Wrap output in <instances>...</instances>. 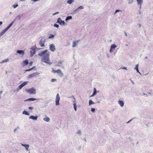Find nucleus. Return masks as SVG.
Here are the masks:
<instances>
[{
	"instance_id": "nucleus-1",
	"label": "nucleus",
	"mask_w": 153,
	"mask_h": 153,
	"mask_svg": "<svg viewBox=\"0 0 153 153\" xmlns=\"http://www.w3.org/2000/svg\"><path fill=\"white\" fill-rule=\"evenodd\" d=\"M48 50H45L39 53L38 55L40 56H42V61L46 63L51 65L52 62L50 61L49 58V54L48 53Z\"/></svg>"
},
{
	"instance_id": "nucleus-2",
	"label": "nucleus",
	"mask_w": 153,
	"mask_h": 153,
	"mask_svg": "<svg viewBox=\"0 0 153 153\" xmlns=\"http://www.w3.org/2000/svg\"><path fill=\"white\" fill-rule=\"evenodd\" d=\"M37 47L35 45L33 46H32L30 48V56L31 57H32L33 55L35 54L36 53V49Z\"/></svg>"
},
{
	"instance_id": "nucleus-3",
	"label": "nucleus",
	"mask_w": 153,
	"mask_h": 153,
	"mask_svg": "<svg viewBox=\"0 0 153 153\" xmlns=\"http://www.w3.org/2000/svg\"><path fill=\"white\" fill-rule=\"evenodd\" d=\"M46 39L44 38H42L39 41V44L41 47L45 46V42Z\"/></svg>"
},
{
	"instance_id": "nucleus-4",
	"label": "nucleus",
	"mask_w": 153,
	"mask_h": 153,
	"mask_svg": "<svg viewBox=\"0 0 153 153\" xmlns=\"http://www.w3.org/2000/svg\"><path fill=\"white\" fill-rule=\"evenodd\" d=\"M27 91L30 94H35L36 93V90L33 88L29 89Z\"/></svg>"
},
{
	"instance_id": "nucleus-5",
	"label": "nucleus",
	"mask_w": 153,
	"mask_h": 153,
	"mask_svg": "<svg viewBox=\"0 0 153 153\" xmlns=\"http://www.w3.org/2000/svg\"><path fill=\"white\" fill-rule=\"evenodd\" d=\"M52 72L54 73H57L61 76H62L63 75V73H62L61 70L59 69H58L57 70H55L53 69Z\"/></svg>"
},
{
	"instance_id": "nucleus-6",
	"label": "nucleus",
	"mask_w": 153,
	"mask_h": 153,
	"mask_svg": "<svg viewBox=\"0 0 153 153\" xmlns=\"http://www.w3.org/2000/svg\"><path fill=\"white\" fill-rule=\"evenodd\" d=\"M60 99V98L59 95V94H57L56 97V99L55 100L56 105H59V101Z\"/></svg>"
},
{
	"instance_id": "nucleus-7",
	"label": "nucleus",
	"mask_w": 153,
	"mask_h": 153,
	"mask_svg": "<svg viewBox=\"0 0 153 153\" xmlns=\"http://www.w3.org/2000/svg\"><path fill=\"white\" fill-rule=\"evenodd\" d=\"M57 23L61 25H64L65 23V22L64 21L62 20L60 18H58Z\"/></svg>"
},
{
	"instance_id": "nucleus-8",
	"label": "nucleus",
	"mask_w": 153,
	"mask_h": 153,
	"mask_svg": "<svg viewBox=\"0 0 153 153\" xmlns=\"http://www.w3.org/2000/svg\"><path fill=\"white\" fill-rule=\"evenodd\" d=\"M49 49L52 51H54L56 50L54 45L53 44L50 45L49 46Z\"/></svg>"
},
{
	"instance_id": "nucleus-9",
	"label": "nucleus",
	"mask_w": 153,
	"mask_h": 153,
	"mask_svg": "<svg viewBox=\"0 0 153 153\" xmlns=\"http://www.w3.org/2000/svg\"><path fill=\"white\" fill-rule=\"evenodd\" d=\"M39 73L38 72H35L34 73H33L32 74H30L29 75L28 77L29 78H30L32 77H33L35 76H36L37 75H39Z\"/></svg>"
},
{
	"instance_id": "nucleus-10",
	"label": "nucleus",
	"mask_w": 153,
	"mask_h": 153,
	"mask_svg": "<svg viewBox=\"0 0 153 153\" xmlns=\"http://www.w3.org/2000/svg\"><path fill=\"white\" fill-rule=\"evenodd\" d=\"M16 53L22 56L25 54L24 51L23 50H18L16 51Z\"/></svg>"
},
{
	"instance_id": "nucleus-11",
	"label": "nucleus",
	"mask_w": 153,
	"mask_h": 153,
	"mask_svg": "<svg viewBox=\"0 0 153 153\" xmlns=\"http://www.w3.org/2000/svg\"><path fill=\"white\" fill-rule=\"evenodd\" d=\"M30 119H32L33 120H36L37 119L38 117L37 116H34L33 115H31L29 117Z\"/></svg>"
},
{
	"instance_id": "nucleus-12",
	"label": "nucleus",
	"mask_w": 153,
	"mask_h": 153,
	"mask_svg": "<svg viewBox=\"0 0 153 153\" xmlns=\"http://www.w3.org/2000/svg\"><path fill=\"white\" fill-rule=\"evenodd\" d=\"M39 99L34 98H30L24 100L25 101H34L36 100H38Z\"/></svg>"
},
{
	"instance_id": "nucleus-13",
	"label": "nucleus",
	"mask_w": 153,
	"mask_h": 153,
	"mask_svg": "<svg viewBox=\"0 0 153 153\" xmlns=\"http://www.w3.org/2000/svg\"><path fill=\"white\" fill-rule=\"evenodd\" d=\"M22 146L24 147L26 149V150L27 151H29L28 148L29 147V145L28 144H24L22 143H21Z\"/></svg>"
},
{
	"instance_id": "nucleus-14",
	"label": "nucleus",
	"mask_w": 153,
	"mask_h": 153,
	"mask_svg": "<svg viewBox=\"0 0 153 153\" xmlns=\"http://www.w3.org/2000/svg\"><path fill=\"white\" fill-rule=\"evenodd\" d=\"M45 117L43 119V120L45 122H49L50 121V118L47 117V116H45Z\"/></svg>"
},
{
	"instance_id": "nucleus-15",
	"label": "nucleus",
	"mask_w": 153,
	"mask_h": 153,
	"mask_svg": "<svg viewBox=\"0 0 153 153\" xmlns=\"http://www.w3.org/2000/svg\"><path fill=\"white\" fill-rule=\"evenodd\" d=\"M79 42V40L73 42V45H72V47L73 48L75 47L76 46V45L78 44V42Z\"/></svg>"
},
{
	"instance_id": "nucleus-16",
	"label": "nucleus",
	"mask_w": 153,
	"mask_h": 153,
	"mask_svg": "<svg viewBox=\"0 0 153 153\" xmlns=\"http://www.w3.org/2000/svg\"><path fill=\"white\" fill-rule=\"evenodd\" d=\"M97 92L96 91V89L95 88H94V92L92 95L90 96V97H92L94 96L96 94Z\"/></svg>"
},
{
	"instance_id": "nucleus-17",
	"label": "nucleus",
	"mask_w": 153,
	"mask_h": 153,
	"mask_svg": "<svg viewBox=\"0 0 153 153\" xmlns=\"http://www.w3.org/2000/svg\"><path fill=\"white\" fill-rule=\"evenodd\" d=\"M118 104L120 105L121 107L123 106L124 105V102L122 101L121 100H119L118 102Z\"/></svg>"
},
{
	"instance_id": "nucleus-18",
	"label": "nucleus",
	"mask_w": 153,
	"mask_h": 153,
	"mask_svg": "<svg viewBox=\"0 0 153 153\" xmlns=\"http://www.w3.org/2000/svg\"><path fill=\"white\" fill-rule=\"evenodd\" d=\"M137 1L138 4L141 5L143 3V0H137Z\"/></svg>"
},
{
	"instance_id": "nucleus-19",
	"label": "nucleus",
	"mask_w": 153,
	"mask_h": 153,
	"mask_svg": "<svg viewBox=\"0 0 153 153\" xmlns=\"http://www.w3.org/2000/svg\"><path fill=\"white\" fill-rule=\"evenodd\" d=\"M14 23V21H13L11 23H10L6 27V28L8 30L9 29L11 26Z\"/></svg>"
},
{
	"instance_id": "nucleus-20",
	"label": "nucleus",
	"mask_w": 153,
	"mask_h": 153,
	"mask_svg": "<svg viewBox=\"0 0 153 153\" xmlns=\"http://www.w3.org/2000/svg\"><path fill=\"white\" fill-rule=\"evenodd\" d=\"M73 102H74L73 105H74V108L75 111H76V110H77L76 104L74 101Z\"/></svg>"
},
{
	"instance_id": "nucleus-21",
	"label": "nucleus",
	"mask_w": 153,
	"mask_h": 153,
	"mask_svg": "<svg viewBox=\"0 0 153 153\" xmlns=\"http://www.w3.org/2000/svg\"><path fill=\"white\" fill-rule=\"evenodd\" d=\"M72 19V16H68L66 17L65 20L66 21H68L70 19Z\"/></svg>"
},
{
	"instance_id": "nucleus-22",
	"label": "nucleus",
	"mask_w": 153,
	"mask_h": 153,
	"mask_svg": "<svg viewBox=\"0 0 153 153\" xmlns=\"http://www.w3.org/2000/svg\"><path fill=\"white\" fill-rule=\"evenodd\" d=\"M23 63L24 64L23 66L27 65L28 63V60H25L23 61Z\"/></svg>"
},
{
	"instance_id": "nucleus-23",
	"label": "nucleus",
	"mask_w": 153,
	"mask_h": 153,
	"mask_svg": "<svg viewBox=\"0 0 153 153\" xmlns=\"http://www.w3.org/2000/svg\"><path fill=\"white\" fill-rule=\"evenodd\" d=\"M22 16V15H19L17 16L16 18H15V19H16L17 20H19L20 19L21 16Z\"/></svg>"
},
{
	"instance_id": "nucleus-24",
	"label": "nucleus",
	"mask_w": 153,
	"mask_h": 153,
	"mask_svg": "<svg viewBox=\"0 0 153 153\" xmlns=\"http://www.w3.org/2000/svg\"><path fill=\"white\" fill-rule=\"evenodd\" d=\"M23 87V85L22 84H21L18 87L17 90H21Z\"/></svg>"
},
{
	"instance_id": "nucleus-25",
	"label": "nucleus",
	"mask_w": 153,
	"mask_h": 153,
	"mask_svg": "<svg viewBox=\"0 0 153 153\" xmlns=\"http://www.w3.org/2000/svg\"><path fill=\"white\" fill-rule=\"evenodd\" d=\"M117 47V46L114 44H112L110 48L112 49L114 48H115Z\"/></svg>"
},
{
	"instance_id": "nucleus-26",
	"label": "nucleus",
	"mask_w": 153,
	"mask_h": 153,
	"mask_svg": "<svg viewBox=\"0 0 153 153\" xmlns=\"http://www.w3.org/2000/svg\"><path fill=\"white\" fill-rule=\"evenodd\" d=\"M23 114L27 115L28 116L30 115V114H29L27 111H24L22 112Z\"/></svg>"
},
{
	"instance_id": "nucleus-27",
	"label": "nucleus",
	"mask_w": 153,
	"mask_h": 153,
	"mask_svg": "<svg viewBox=\"0 0 153 153\" xmlns=\"http://www.w3.org/2000/svg\"><path fill=\"white\" fill-rule=\"evenodd\" d=\"M74 1V0H68L67 1V3L70 4Z\"/></svg>"
},
{
	"instance_id": "nucleus-28",
	"label": "nucleus",
	"mask_w": 153,
	"mask_h": 153,
	"mask_svg": "<svg viewBox=\"0 0 153 153\" xmlns=\"http://www.w3.org/2000/svg\"><path fill=\"white\" fill-rule=\"evenodd\" d=\"M95 103L93 102L91 100H90L89 101V105H91L92 104H94Z\"/></svg>"
},
{
	"instance_id": "nucleus-29",
	"label": "nucleus",
	"mask_w": 153,
	"mask_h": 153,
	"mask_svg": "<svg viewBox=\"0 0 153 153\" xmlns=\"http://www.w3.org/2000/svg\"><path fill=\"white\" fill-rule=\"evenodd\" d=\"M8 61H9L8 59H5L3 60L1 63H4V62H8Z\"/></svg>"
},
{
	"instance_id": "nucleus-30",
	"label": "nucleus",
	"mask_w": 153,
	"mask_h": 153,
	"mask_svg": "<svg viewBox=\"0 0 153 153\" xmlns=\"http://www.w3.org/2000/svg\"><path fill=\"white\" fill-rule=\"evenodd\" d=\"M55 36V35H53L52 34H51L49 36V39L52 38L53 39Z\"/></svg>"
},
{
	"instance_id": "nucleus-31",
	"label": "nucleus",
	"mask_w": 153,
	"mask_h": 153,
	"mask_svg": "<svg viewBox=\"0 0 153 153\" xmlns=\"http://www.w3.org/2000/svg\"><path fill=\"white\" fill-rule=\"evenodd\" d=\"M28 82L25 81V82H24L22 84V85H23V86L24 87L25 85H26L27 84V83Z\"/></svg>"
},
{
	"instance_id": "nucleus-32",
	"label": "nucleus",
	"mask_w": 153,
	"mask_h": 153,
	"mask_svg": "<svg viewBox=\"0 0 153 153\" xmlns=\"http://www.w3.org/2000/svg\"><path fill=\"white\" fill-rule=\"evenodd\" d=\"M120 12L121 13H122V11L121 10H115V13H114V14H115L116 13H117L118 12Z\"/></svg>"
},
{
	"instance_id": "nucleus-33",
	"label": "nucleus",
	"mask_w": 153,
	"mask_h": 153,
	"mask_svg": "<svg viewBox=\"0 0 153 153\" xmlns=\"http://www.w3.org/2000/svg\"><path fill=\"white\" fill-rule=\"evenodd\" d=\"M18 6V4H13L12 6L14 8L17 7Z\"/></svg>"
},
{
	"instance_id": "nucleus-34",
	"label": "nucleus",
	"mask_w": 153,
	"mask_h": 153,
	"mask_svg": "<svg viewBox=\"0 0 153 153\" xmlns=\"http://www.w3.org/2000/svg\"><path fill=\"white\" fill-rule=\"evenodd\" d=\"M128 4H131L133 2V0H128Z\"/></svg>"
},
{
	"instance_id": "nucleus-35",
	"label": "nucleus",
	"mask_w": 153,
	"mask_h": 153,
	"mask_svg": "<svg viewBox=\"0 0 153 153\" xmlns=\"http://www.w3.org/2000/svg\"><path fill=\"white\" fill-rule=\"evenodd\" d=\"M138 69V64H137L136 65L135 67L134 68V69L137 70Z\"/></svg>"
},
{
	"instance_id": "nucleus-36",
	"label": "nucleus",
	"mask_w": 153,
	"mask_h": 153,
	"mask_svg": "<svg viewBox=\"0 0 153 153\" xmlns=\"http://www.w3.org/2000/svg\"><path fill=\"white\" fill-rule=\"evenodd\" d=\"M84 8V7L82 6H80V7H79L77 9L78 10L79 9H83Z\"/></svg>"
},
{
	"instance_id": "nucleus-37",
	"label": "nucleus",
	"mask_w": 153,
	"mask_h": 153,
	"mask_svg": "<svg viewBox=\"0 0 153 153\" xmlns=\"http://www.w3.org/2000/svg\"><path fill=\"white\" fill-rule=\"evenodd\" d=\"M19 127H17L15 129H14V130H13L14 132V133H15L16 132V131L18 129H19Z\"/></svg>"
},
{
	"instance_id": "nucleus-38",
	"label": "nucleus",
	"mask_w": 153,
	"mask_h": 153,
	"mask_svg": "<svg viewBox=\"0 0 153 153\" xmlns=\"http://www.w3.org/2000/svg\"><path fill=\"white\" fill-rule=\"evenodd\" d=\"M78 9H77L73 11V13L74 14L76 12H78Z\"/></svg>"
},
{
	"instance_id": "nucleus-39",
	"label": "nucleus",
	"mask_w": 153,
	"mask_h": 153,
	"mask_svg": "<svg viewBox=\"0 0 153 153\" xmlns=\"http://www.w3.org/2000/svg\"><path fill=\"white\" fill-rule=\"evenodd\" d=\"M4 33L2 31L0 33V37L2 36Z\"/></svg>"
},
{
	"instance_id": "nucleus-40",
	"label": "nucleus",
	"mask_w": 153,
	"mask_h": 153,
	"mask_svg": "<svg viewBox=\"0 0 153 153\" xmlns=\"http://www.w3.org/2000/svg\"><path fill=\"white\" fill-rule=\"evenodd\" d=\"M91 111L93 112H94L95 111V109L94 108H92L91 109Z\"/></svg>"
},
{
	"instance_id": "nucleus-41",
	"label": "nucleus",
	"mask_w": 153,
	"mask_h": 153,
	"mask_svg": "<svg viewBox=\"0 0 153 153\" xmlns=\"http://www.w3.org/2000/svg\"><path fill=\"white\" fill-rule=\"evenodd\" d=\"M59 12H57L56 13H53L52 14V15L53 16H54V15H55L57 14H59Z\"/></svg>"
},
{
	"instance_id": "nucleus-42",
	"label": "nucleus",
	"mask_w": 153,
	"mask_h": 153,
	"mask_svg": "<svg viewBox=\"0 0 153 153\" xmlns=\"http://www.w3.org/2000/svg\"><path fill=\"white\" fill-rule=\"evenodd\" d=\"M54 26L57 28H58L59 27V25L57 24H55L54 25Z\"/></svg>"
},
{
	"instance_id": "nucleus-43",
	"label": "nucleus",
	"mask_w": 153,
	"mask_h": 153,
	"mask_svg": "<svg viewBox=\"0 0 153 153\" xmlns=\"http://www.w3.org/2000/svg\"><path fill=\"white\" fill-rule=\"evenodd\" d=\"M7 30L8 29L6 28L2 31L5 33Z\"/></svg>"
},
{
	"instance_id": "nucleus-44",
	"label": "nucleus",
	"mask_w": 153,
	"mask_h": 153,
	"mask_svg": "<svg viewBox=\"0 0 153 153\" xmlns=\"http://www.w3.org/2000/svg\"><path fill=\"white\" fill-rule=\"evenodd\" d=\"M7 30L8 29L6 28L2 31L5 33Z\"/></svg>"
},
{
	"instance_id": "nucleus-45",
	"label": "nucleus",
	"mask_w": 153,
	"mask_h": 153,
	"mask_svg": "<svg viewBox=\"0 0 153 153\" xmlns=\"http://www.w3.org/2000/svg\"><path fill=\"white\" fill-rule=\"evenodd\" d=\"M77 134H79V135H81V131L80 130H78L77 131Z\"/></svg>"
},
{
	"instance_id": "nucleus-46",
	"label": "nucleus",
	"mask_w": 153,
	"mask_h": 153,
	"mask_svg": "<svg viewBox=\"0 0 153 153\" xmlns=\"http://www.w3.org/2000/svg\"><path fill=\"white\" fill-rule=\"evenodd\" d=\"M56 79H51V81L52 82H54L56 81Z\"/></svg>"
},
{
	"instance_id": "nucleus-47",
	"label": "nucleus",
	"mask_w": 153,
	"mask_h": 153,
	"mask_svg": "<svg viewBox=\"0 0 153 153\" xmlns=\"http://www.w3.org/2000/svg\"><path fill=\"white\" fill-rule=\"evenodd\" d=\"M33 108L32 107H28V109L30 110H32L33 109Z\"/></svg>"
},
{
	"instance_id": "nucleus-48",
	"label": "nucleus",
	"mask_w": 153,
	"mask_h": 153,
	"mask_svg": "<svg viewBox=\"0 0 153 153\" xmlns=\"http://www.w3.org/2000/svg\"><path fill=\"white\" fill-rule=\"evenodd\" d=\"M33 69V68H32L29 69H27L26 70V71H30L32 70Z\"/></svg>"
},
{
	"instance_id": "nucleus-49",
	"label": "nucleus",
	"mask_w": 153,
	"mask_h": 153,
	"mask_svg": "<svg viewBox=\"0 0 153 153\" xmlns=\"http://www.w3.org/2000/svg\"><path fill=\"white\" fill-rule=\"evenodd\" d=\"M40 0H31V1H32L33 2H36L39 1H40Z\"/></svg>"
},
{
	"instance_id": "nucleus-50",
	"label": "nucleus",
	"mask_w": 153,
	"mask_h": 153,
	"mask_svg": "<svg viewBox=\"0 0 153 153\" xmlns=\"http://www.w3.org/2000/svg\"><path fill=\"white\" fill-rule=\"evenodd\" d=\"M33 63V62H30V63H29V65L30 66H31L32 65Z\"/></svg>"
},
{
	"instance_id": "nucleus-51",
	"label": "nucleus",
	"mask_w": 153,
	"mask_h": 153,
	"mask_svg": "<svg viewBox=\"0 0 153 153\" xmlns=\"http://www.w3.org/2000/svg\"><path fill=\"white\" fill-rule=\"evenodd\" d=\"M62 62L59 61L58 62V64H62Z\"/></svg>"
},
{
	"instance_id": "nucleus-52",
	"label": "nucleus",
	"mask_w": 153,
	"mask_h": 153,
	"mask_svg": "<svg viewBox=\"0 0 153 153\" xmlns=\"http://www.w3.org/2000/svg\"><path fill=\"white\" fill-rule=\"evenodd\" d=\"M122 69H123L127 70V68L125 67H123V68H122Z\"/></svg>"
},
{
	"instance_id": "nucleus-53",
	"label": "nucleus",
	"mask_w": 153,
	"mask_h": 153,
	"mask_svg": "<svg viewBox=\"0 0 153 153\" xmlns=\"http://www.w3.org/2000/svg\"><path fill=\"white\" fill-rule=\"evenodd\" d=\"M112 49H111V48H110V53H111L112 51Z\"/></svg>"
},
{
	"instance_id": "nucleus-54",
	"label": "nucleus",
	"mask_w": 153,
	"mask_h": 153,
	"mask_svg": "<svg viewBox=\"0 0 153 153\" xmlns=\"http://www.w3.org/2000/svg\"><path fill=\"white\" fill-rule=\"evenodd\" d=\"M136 71H137V73H139L140 74V72H139V71L138 69H137V70H136Z\"/></svg>"
},
{
	"instance_id": "nucleus-55",
	"label": "nucleus",
	"mask_w": 153,
	"mask_h": 153,
	"mask_svg": "<svg viewBox=\"0 0 153 153\" xmlns=\"http://www.w3.org/2000/svg\"><path fill=\"white\" fill-rule=\"evenodd\" d=\"M2 24V22L0 21V26Z\"/></svg>"
},
{
	"instance_id": "nucleus-56",
	"label": "nucleus",
	"mask_w": 153,
	"mask_h": 153,
	"mask_svg": "<svg viewBox=\"0 0 153 153\" xmlns=\"http://www.w3.org/2000/svg\"><path fill=\"white\" fill-rule=\"evenodd\" d=\"M107 57H108V58L109 57V55L108 54H107Z\"/></svg>"
},
{
	"instance_id": "nucleus-57",
	"label": "nucleus",
	"mask_w": 153,
	"mask_h": 153,
	"mask_svg": "<svg viewBox=\"0 0 153 153\" xmlns=\"http://www.w3.org/2000/svg\"><path fill=\"white\" fill-rule=\"evenodd\" d=\"M131 120H130L128 122H127L126 123H129L131 121Z\"/></svg>"
},
{
	"instance_id": "nucleus-58",
	"label": "nucleus",
	"mask_w": 153,
	"mask_h": 153,
	"mask_svg": "<svg viewBox=\"0 0 153 153\" xmlns=\"http://www.w3.org/2000/svg\"><path fill=\"white\" fill-rule=\"evenodd\" d=\"M131 82L133 84H134V82L132 80H131Z\"/></svg>"
},
{
	"instance_id": "nucleus-59",
	"label": "nucleus",
	"mask_w": 153,
	"mask_h": 153,
	"mask_svg": "<svg viewBox=\"0 0 153 153\" xmlns=\"http://www.w3.org/2000/svg\"><path fill=\"white\" fill-rule=\"evenodd\" d=\"M125 36H127V34L126 33V32H125Z\"/></svg>"
},
{
	"instance_id": "nucleus-60",
	"label": "nucleus",
	"mask_w": 153,
	"mask_h": 153,
	"mask_svg": "<svg viewBox=\"0 0 153 153\" xmlns=\"http://www.w3.org/2000/svg\"><path fill=\"white\" fill-rule=\"evenodd\" d=\"M2 93V91H0V94H1Z\"/></svg>"
},
{
	"instance_id": "nucleus-61",
	"label": "nucleus",
	"mask_w": 153,
	"mask_h": 153,
	"mask_svg": "<svg viewBox=\"0 0 153 153\" xmlns=\"http://www.w3.org/2000/svg\"><path fill=\"white\" fill-rule=\"evenodd\" d=\"M141 5H140V7H140V9H141Z\"/></svg>"
},
{
	"instance_id": "nucleus-62",
	"label": "nucleus",
	"mask_w": 153,
	"mask_h": 153,
	"mask_svg": "<svg viewBox=\"0 0 153 153\" xmlns=\"http://www.w3.org/2000/svg\"><path fill=\"white\" fill-rule=\"evenodd\" d=\"M147 56H146V57H145V59H147Z\"/></svg>"
},
{
	"instance_id": "nucleus-63",
	"label": "nucleus",
	"mask_w": 153,
	"mask_h": 153,
	"mask_svg": "<svg viewBox=\"0 0 153 153\" xmlns=\"http://www.w3.org/2000/svg\"><path fill=\"white\" fill-rule=\"evenodd\" d=\"M139 13L140 14L141 13V12H139Z\"/></svg>"
},
{
	"instance_id": "nucleus-64",
	"label": "nucleus",
	"mask_w": 153,
	"mask_h": 153,
	"mask_svg": "<svg viewBox=\"0 0 153 153\" xmlns=\"http://www.w3.org/2000/svg\"><path fill=\"white\" fill-rule=\"evenodd\" d=\"M97 102L99 103V101H98Z\"/></svg>"
}]
</instances>
